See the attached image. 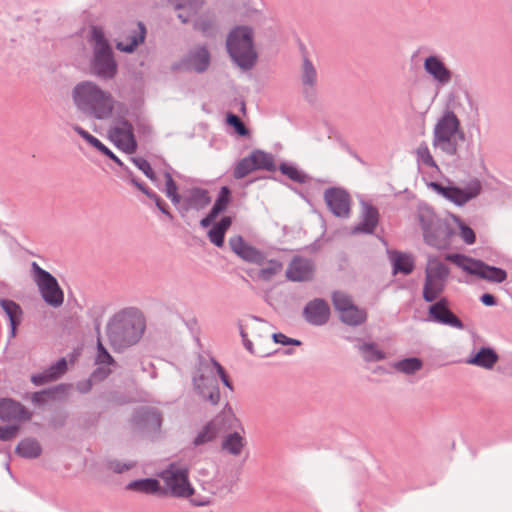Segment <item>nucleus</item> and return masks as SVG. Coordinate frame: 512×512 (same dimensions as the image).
Instances as JSON below:
<instances>
[{
    "label": "nucleus",
    "mask_w": 512,
    "mask_h": 512,
    "mask_svg": "<svg viewBox=\"0 0 512 512\" xmlns=\"http://www.w3.org/2000/svg\"><path fill=\"white\" fill-rule=\"evenodd\" d=\"M33 279L46 304L53 308L60 307L64 302V292L57 279L36 262L32 263Z\"/></svg>",
    "instance_id": "nucleus-10"
},
{
    "label": "nucleus",
    "mask_w": 512,
    "mask_h": 512,
    "mask_svg": "<svg viewBox=\"0 0 512 512\" xmlns=\"http://www.w3.org/2000/svg\"><path fill=\"white\" fill-rule=\"evenodd\" d=\"M67 369V362L65 359L59 360L55 365L51 366L50 369L44 375L33 376L32 381L36 384H41L45 381L53 380L63 374Z\"/></svg>",
    "instance_id": "nucleus-36"
},
{
    "label": "nucleus",
    "mask_w": 512,
    "mask_h": 512,
    "mask_svg": "<svg viewBox=\"0 0 512 512\" xmlns=\"http://www.w3.org/2000/svg\"><path fill=\"white\" fill-rule=\"evenodd\" d=\"M111 140L118 148L132 154L136 151L137 143L133 134L132 125L127 121L116 123L109 132Z\"/></svg>",
    "instance_id": "nucleus-19"
},
{
    "label": "nucleus",
    "mask_w": 512,
    "mask_h": 512,
    "mask_svg": "<svg viewBox=\"0 0 512 512\" xmlns=\"http://www.w3.org/2000/svg\"><path fill=\"white\" fill-rule=\"evenodd\" d=\"M232 418L230 412H223L206 423L194 437L192 444L195 447L208 444L228 428V422Z\"/></svg>",
    "instance_id": "nucleus-16"
},
{
    "label": "nucleus",
    "mask_w": 512,
    "mask_h": 512,
    "mask_svg": "<svg viewBox=\"0 0 512 512\" xmlns=\"http://www.w3.org/2000/svg\"><path fill=\"white\" fill-rule=\"evenodd\" d=\"M187 466L180 463H172L160 474L165 484L166 492L174 497L190 498L195 495L189 478Z\"/></svg>",
    "instance_id": "nucleus-8"
},
{
    "label": "nucleus",
    "mask_w": 512,
    "mask_h": 512,
    "mask_svg": "<svg viewBox=\"0 0 512 512\" xmlns=\"http://www.w3.org/2000/svg\"><path fill=\"white\" fill-rule=\"evenodd\" d=\"M209 64V53L205 48H200L194 55L191 56L190 65L198 71H204Z\"/></svg>",
    "instance_id": "nucleus-38"
},
{
    "label": "nucleus",
    "mask_w": 512,
    "mask_h": 512,
    "mask_svg": "<svg viewBox=\"0 0 512 512\" xmlns=\"http://www.w3.org/2000/svg\"><path fill=\"white\" fill-rule=\"evenodd\" d=\"M104 155L108 156L110 159L115 161L118 165H122V162L119 160V158L110 150L107 148L106 152H102Z\"/></svg>",
    "instance_id": "nucleus-59"
},
{
    "label": "nucleus",
    "mask_w": 512,
    "mask_h": 512,
    "mask_svg": "<svg viewBox=\"0 0 512 512\" xmlns=\"http://www.w3.org/2000/svg\"><path fill=\"white\" fill-rule=\"evenodd\" d=\"M418 166V170L429 175L428 178L423 176V181L427 186L457 206H464L466 203L476 198L482 190L479 180L469 182L464 188L457 187L450 181H448V185L446 186L430 181L429 178L438 177L441 174V170L435 163L427 147L418 148Z\"/></svg>",
    "instance_id": "nucleus-1"
},
{
    "label": "nucleus",
    "mask_w": 512,
    "mask_h": 512,
    "mask_svg": "<svg viewBox=\"0 0 512 512\" xmlns=\"http://www.w3.org/2000/svg\"><path fill=\"white\" fill-rule=\"evenodd\" d=\"M425 71L440 84L450 82L452 72L445 66L442 60L436 56H430L424 61Z\"/></svg>",
    "instance_id": "nucleus-24"
},
{
    "label": "nucleus",
    "mask_w": 512,
    "mask_h": 512,
    "mask_svg": "<svg viewBox=\"0 0 512 512\" xmlns=\"http://www.w3.org/2000/svg\"><path fill=\"white\" fill-rule=\"evenodd\" d=\"M272 338H273L275 343H280V344H283V345H287V344L299 345L300 344V342L298 340H294V339L288 338L287 336H285L282 333H274V334H272Z\"/></svg>",
    "instance_id": "nucleus-54"
},
{
    "label": "nucleus",
    "mask_w": 512,
    "mask_h": 512,
    "mask_svg": "<svg viewBox=\"0 0 512 512\" xmlns=\"http://www.w3.org/2000/svg\"><path fill=\"white\" fill-rule=\"evenodd\" d=\"M303 313L309 323L313 325H323L329 319L330 308L325 301L314 299L306 305Z\"/></svg>",
    "instance_id": "nucleus-22"
},
{
    "label": "nucleus",
    "mask_w": 512,
    "mask_h": 512,
    "mask_svg": "<svg viewBox=\"0 0 512 512\" xmlns=\"http://www.w3.org/2000/svg\"><path fill=\"white\" fill-rule=\"evenodd\" d=\"M433 134L434 146L449 155H455L459 144L465 140L461 122L450 110H446L437 120Z\"/></svg>",
    "instance_id": "nucleus-5"
},
{
    "label": "nucleus",
    "mask_w": 512,
    "mask_h": 512,
    "mask_svg": "<svg viewBox=\"0 0 512 512\" xmlns=\"http://www.w3.org/2000/svg\"><path fill=\"white\" fill-rule=\"evenodd\" d=\"M378 224V211L371 205H363L362 220L357 227L355 232L372 233Z\"/></svg>",
    "instance_id": "nucleus-27"
},
{
    "label": "nucleus",
    "mask_w": 512,
    "mask_h": 512,
    "mask_svg": "<svg viewBox=\"0 0 512 512\" xmlns=\"http://www.w3.org/2000/svg\"><path fill=\"white\" fill-rule=\"evenodd\" d=\"M389 258L393 265V273L409 274L412 272L414 264L410 255L398 251L389 252Z\"/></svg>",
    "instance_id": "nucleus-28"
},
{
    "label": "nucleus",
    "mask_w": 512,
    "mask_h": 512,
    "mask_svg": "<svg viewBox=\"0 0 512 512\" xmlns=\"http://www.w3.org/2000/svg\"><path fill=\"white\" fill-rule=\"evenodd\" d=\"M266 323L257 319L251 318L249 322L241 326V336L243 338L245 347L254 354L265 356L267 353L260 348H253L252 338L257 345H261L263 340H269V333L266 331Z\"/></svg>",
    "instance_id": "nucleus-15"
},
{
    "label": "nucleus",
    "mask_w": 512,
    "mask_h": 512,
    "mask_svg": "<svg viewBox=\"0 0 512 512\" xmlns=\"http://www.w3.org/2000/svg\"><path fill=\"white\" fill-rule=\"evenodd\" d=\"M143 421L149 428L157 430L161 426L162 418L159 413L155 411H148L145 413Z\"/></svg>",
    "instance_id": "nucleus-49"
},
{
    "label": "nucleus",
    "mask_w": 512,
    "mask_h": 512,
    "mask_svg": "<svg viewBox=\"0 0 512 512\" xmlns=\"http://www.w3.org/2000/svg\"><path fill=\"white\" fill-rule=\"evenodd\" d=\"M420 218L427 243L439 248L445 247L450 235L447 225L433 214L427 216V221L424 213L420 214Z\"/></svg>",
    "instance_id": "nucleus-14"
},
{
    "label": "nucleus",
    "mask_w": 512,
    "mask_h": 512,
    "mask_svg": "<svg viewBox=\"0 0 512 512\" xmlns=\"http://www.w3.org/2000/svg\"><path fill=\"white\" fill-rule=\"evenodd\" d=\"M314 270V265L310 260L295 257L286 269V277L293 282L310 281L313 279Z\"/></svg>",
    "instance_id": "nucleus-20"
},
{
    "label": "nucleus",
    "mask_w": 512,
    "mask_h": 512,
    "mask_svg": "<svg viewBox=\"0 0 512 512\" xmlns=\"http://www.w3.org/2000/svg\"><path fill=\"white\" fill-rule=\"evenodd\" d=\"M447 260L452 261L464 271L491 282L501 283L507 278L506 271L494 266H489L480 260L468 258L460 254L448 255Z\"/></svg>",
    "instance_id": "nucleus-12"
},
{
    "label": "nucleus",
    "mask_w": 512,
    "mask_h": 512,
    "mask_svg": "<svg viewBox=\"0 0 512 512\" xmlns=\"http://www.w3.org/2000/svg\"><path fill=\"white\" fill-rule=\"evenodd\" d=\"M145 27L142 23L133 24L131 29L123 34L117 42L120 51L132 52L145 38Z\"/></svg>",
    "instance_id": "nucleus-23"
},
{
    "label": "nucleus",
    "mask_w": 512,
    "mask_h": 512,
    "mask_svg": "<svg viewBox=\"0 0 512 512\" xmlns=\"http://www.w3.org/2000/svg\"><path fill=\"white\" fill-rule=\"evenodd\" d=\"M178 10V18L183 23L194 21L195 28L210 35L214 30V22L209 16L198 17L202 7V0H169Z\"/></svg>",
    "instance_id": "nucleus-13"
},
{
    "label": "nucleus",
    "mask_w": 512,
    "mask_h": 512,
    "mask_svg": "<svg viewBox=\"0 0 512 512\" xmlns=\"http://www.w3.org/2000/svg\"><path fill=\"white\" fill-rule=\"evenodd\" d=\"M127 488L145 494H155L161 490L159 482L150 478L133 481L127 485Z\"/></svg>",
    "instance_id": "nucleus-34"
},
{
    "label": "nucleus",
    "mask_w": 512,
    "mask_h": 512,
    "mask_svg": "<svg viewBox=\"0 0 512 512\" xmlns=\"http://www.w3.org/2000/svg\"><path fill=\"white\" fill-rule=\"evenodd\" d=\"M427 320L457 329L463 328L461 320L449 309L446 298H440L429 306Z\"/></svg>",
    "instance_id": "nucleus-18"
},
{
    "label": "nucleus",
    "mask_w": 512,
    "mask_h": 512,
    "mask_svg": "<svg viewBox=\"0 0 512 512\" xmlns=\"http://www.w3.org/2000/svg\"><path fill=\"white\" fill-rule=\"evenodd\" d=\"M200 372V375L194 378L195 389L204 398H207L211 404H218L220 392L213 368L209 365H205L201 368Z\"/></svg>",
    "instance_id": "nucleus-17"
},
{
    "label": "nucleus",
    "mask_w": 512,
    "mask_h": 512,
    "mask_svg": "<svg viewBox=\"0 0 512 512\" xmlns=\"http://www.w3.org/2000/svg\"><path fill=\"white\" fill-rule=\"evenodd\" d=\"M231 224V217H223L208 231V238L210 242L216 245L217 247H222L224 244L225 233L230 228Z\"/></svg>",
    "instance_id": "nucleus-29"
},
{
    "label": "nucleus",
    "mask_w": 512,
    "mask_h": 512,
    "mask_svg": "<svg viewBox=\"0 0 512 512\" xmlns=\"http://www.w3.org/2000/svg\"><path fill=\"white\" fill-rule=\"evenodd\" d=\"M255 170H256L255 166L253 165V162H252L250 156H247V157L241 159L238 162V164L236 165V167L234 169V177L236 179H241Z\"/></svg>",
    "instance_id": "nucleus-42"
},
{
    "label": "nucleus",
    "mask_w": 512,
    "mask_h": 512,
    "mask_svg": "<svg viewBox=\"0 0 512 512\" xmlns=\"http://www.w3.org/2000/svg\"><path fill=\"white\" fill-rule=\"evenodd\" d=\"M245 445V439L239 433L234 432L224 437L221 447L225 452L238 456L241 454Z\"/></svg>",
    "instance_id": "nucleus-32"
},
{
    "label": "nucleus",
    "mask_w": 512,
    "mask_h": 512,
    "mask_svg": "<svg viewBox=\"0 0 512 512\" xmlns=\"http://www.w3.org/2000/svg\"><path fill=\"white\" fill-rule=\"evenodd\" d=\"M420 366H421V363L418 361V364H417L418 369L420 368Z\"/></svg>",
    "instance_id": "nucleus-61"
},
{
    "label": "nucleus",
    "mask_w": 512,
    "mask_h": 512,
    "mask_svg": "<svg viewBox=\"0 0 512 512\" xmlns=\"http://www.w3.org/2000/svg\"><path fill=\"white\" fill-rule=\"evenodd\" d=\"M204 490L208 491V494H209L208 496L202 497L200 499L190 497L191 502L198 506L208 505L210 503V496L216 494L218 491V488H216L214 486H210L209 488L204 487Z\"/></svg>",
    "instance_id": "nucleus-52"
},
{
    "label": "nucleus",
    "mask_w": 512,
    "mask_h": 512,
    "mask_svg": "<svg viewBox=\"0 0 512 512\" xmlns=\"http://www.w3.org/2000/svg\"><path fill=\"white\" fill-rule=\"evenodd\" d=\"M227 50L234 62L243 69L251 68L257 58L253 47L252 32L247 27H237L227 38Z\"/></svg>",
    "instance_id": "nucleus-6"
},
{
    "label": "nucleus",
    "mask_w": 512,
    "mask_h": 512,
    "mask_svg": "<svg viewBox=\"0 0 512 512\" xmlns=\"http://www.w3.org/2000/svg\"><path fill=\"white\" fill-rule=\"evenodd\" d=\"M230 189L226 186H223L220 190V193L218 195V198L216 199L211 211L209 214L204 217L200 221V225L203 228L209 227L212 222L215 220V218L220 214L221 212L225 211L230 203Z\"/></svg>",
    "instance_id": "nucleus-25"
},
{
    "label": "nucleus",
    "mask_w": 512,
    "mask_h": 512,
    "mask_svg": "<svg viewBox=\"0 0 512 512\" xmlns=\"http://www.w3.org/2000/svg\"><path fill=\"white\" fill-rule=\"evenodd\" d=\"M458 223L460 229L459 236L461 237V239L468 245L474 244L476 240L474 231L463 222L458 221Z\"/></svg>",
    "instance_id": "nucleus-47"
},
{
    "label": "nucleus",
    "mask_w": 512,
    "mask_h": 512,
    "mask_svg": "<svg viewBox=\"0 0 512 512\" xmlns=\"http://www.w3.org/2000/svg\"><path fill=\"white\" fill-rule=\"evenodd\" d=\"M71 98L80 112L97 120L111 118L119 106L111 92L93 81L77 83L71 91Z\"/></svg>",
    "instance_id": "nucleus-2"
},
{
    "label": "nucleus",
    "mask_w": 512,
    "mask_h": 512,
    "mask_svg": "<svg viewBox=\"0 0 512 512\" xmlns=\"http://www.w3.org/2000/svg\"><path fill=\"white\" fill-rule=\"evenodd\" d=\"M325 201L330 210L339 217H347L350 212V199L346 192L341 189H329L324 195Z\"/></svg>",
    "instance_id": "nucleus-21"
},
{
    "label": "nucleus",
    "mask_w": 512,
    "mask_h": 512,
    "mask_svg": "<svg viewBox=\"0 0 512 512\" xmlns=\"http://www.w3.org/2000/svg\"><path fill=\"white\" fill-rule=\"evenodd\" d=\"M143 330L142 320L126 312L116 314L107 325L109 342L115 350L137 343Z\"/></svg>",
    "instance_id": "nucleus-4"
},
{
    "label": "nucleus",
    "mask_w": 512,
    "mask_h": 512,
    "mask_svg": "<svg viewBox=\"0 0 512 512\" xmlns=\"http://www.w3.org/2000/svg\"><path fill=\"white\" fill-rule=\"evenodd\" d=\"M110 370L104 371V375L109 374Z\"/></svg>",
    "instance_id": "nucleus-60"
},
{
    "label": "nucleus",
    "mask_w": 512,
    "mask_h": 512,
    "mask_svg": "<svg viewBox=\"0 0 512 512\" xmlns=\"http://www.w3.org/2000/svg\"><path fill=\"white\" fill-rule=\"evenodd\" d=\"M186 202V209L201 210L210 204L211 197L206 190L194 188L189 191Z\"/></svg>",
    "instance_id": "nucleus-31"
},
{
    "label": "nucleus",
    "mask_w": 512,
    "mask_h": 512,
    "mask_svg": "<svg viewBox=\"0 0 512 512\" xmlns=\"http://www.w3.org/2000/svg\"><path fill=\"white\" fill-rule=\"evenodd\" d=\"M132 466L133 464H121L118 461L110 462V468L117 473H122L123 471L129 470Z\"/></svg>",
    "instance_id": "nucleus-55"
},
{
    "label": "nucleus",
    "mask_w": 512,
    "mask_h": 512,
    "mask_svg": "<svg viewBox=\"0 0 512 512\" xmlns=\"http://www.w3.org/2000/svg\"><path fill=\"white\" fill-rule=\"evenodd\" d=\"M0 306L9 318L11 336L15 337L17 327L21 324L23 319V310L19 304L8 299H0Z\"/></svg>",
    "instance_id": "nucleus-26"
},
{
    "label": "nucleus",
    "mask_w": 512,
    "mask_h": 512,
    "mask_svg": "<svg viewBox=\"0 0 512 512\" xmlns=\"http://www.w3.org/2000/svg\"><path fill=\"white\" fill-rule=\"evenodd\" d=\"M393 367L403 373L412 374L416 371V358H408L399 361Z\"/></svg>",
    "instance_id": "nucleus-46"
},
{
    "label": "nucleus",
    "mask_w": 512,
    "mask_h": 512,
    "mask_svg": "<svg viewBox=\"0 0 512 512\" xmlns=\"http://www.w3.org/2000/svg\"><path fill=\"white\" fill-rule=\"evenodd\" d=\"M132 161L135 164V166L139 170H141L150 180L155 181V174H154L150 164L148 163V161H146L143 158H139V157L132 158Z\"/></svg>",
    "instance_id": "nucleus-50"
},
{
    "label": "nucleus",
    "mask_w": 512,
    "mask_h": 512,
    "mask_svg": "<svg viewBox=\"0 0 512 512\" xmlns=\"http://www.w3.org/2000/svg\"><path fill=\"white\" fill-rule=\"evenodd\" d=\"M302 82L305 86L313 88L317 81V73L313 64L308 60L304 59L302 67Z\"/></svg>",
    "instance_id": "nucleus-39"
},
{
    "label": "nucleus",
    "mask_w": 512,
    "mask_h": 512,
    "mask_svg": "<svg viewBox=\"0 0 512 512\" xmlns=\"http://www.w3.org/2000/svg\"><path fill=\"white\" fill-rule=\"evenodd\" d=\"M449 270L440 260L432 258L426 267V279L423 286V298L427 302L436 301L445 288Z\"/></svg>",
    "instance_id": "nucleus-11"
},
{
    "label": "nucleus",
    "mask_w": 512,
    "mask_h": 512,
    "mask_svg": "<svg viewBox=\"0 0 512 512\" xmlns=\"http://www.w3.org/2000/svg\"><path fill=\"white\" fill-rule=\"evenodd\" d=\"M153 200L155 201L156 206L159 208V210L161 212H163L164 214L170 216V213L167 210L165 203L163 202V200L157 194H156V198H153Z\"/></svg>",
    "instance_id": "nucleus-57"
},
{
    "label": "nucleus",
    "mask_w": 512,
    "mask_h": 512,
    "mask_svg": "<svg viewBox=\"0 0 512 512\" xmlns=\"http://www.w3.org/2000/svg\"><path fill=\"white\" fill-rule=\"evenodd\" d=\"M132 182L140 191H142L149 198H151V199L156 198V194L154 192H152L151 190H149L147 187H145L141 183H138L135 180H133Z\"/></svg>",
    "instance_id": "nucleus-56"
},
{
    "label": "nucleus",
    "mask_w": 512,
    "mask_h": 512,
    "mask_svg": "<svg viewBox=\"0 0 512 512\" xmlns=\"http://www.w3.org/2000/svg\"><path fill=\"white\" fill-rule=\"evenodd\" d=\"M91 41L94 49L93 73L104 79L113 78L117 72V65L113 59L111 47L101 29L92 28Z\"/></svg>",
    "instance_id": "nucleus-7"
},
{
    "label": "nucleus",
    "mask_w": 512,
    "mask_h": 512,
    "mask_svg": "<svg viewBox=\"0 0 512 512\" xmlns=\"http://www.w3.org/2000/svg\"><path fill=\"white\" fill-rule=\"evenodd\" d=\"M498 361V355L490 348L480 349L475 356L470 358L467 363L476 365L485 369H491Z\"/></svg>",
    "instance_id": "nucleus-30"
},
{
    "label": "nucleus",
    "mask_w": 512,
    "mask_h": 512,
    "mask_svg": "<svg viewBox=\"0 0 512 512\" xmlns=\"http://www.w3.org/2000/svg\"><path fill=\"white\" fill-rule=\"evenodd\" d=\"M73 130L79 135L81 136L88 144H90L92 147H94L95 149H97L98 151L100 152H106L107 151V147L99 140L97 139L96 137H94L93 135H91L89 132H87L86 130H84L82 127H80L79 125H73L72 126Z\"/></svg>",
    "instance_id": "nucleus-40"
},
{
    "label": "nucleus",
    "mask_w": 512,
    "mask_h": 512,
    "mask_svg": "<svg viewBox=\"0 0 512 512\" xmlns=\"http://www.w3.org/2000/svg\"><path fill=\"white\" fill-rule=\"evenodd\" d=\"M366 316V312L355 305L350 306V308L340 313V319L348 325L361 324L365 321Z\"/></svg>",
    "instance_id": "nucleus-37"
},
{
    "label": "nucleus",
    "mask_w": 512,
    "mask_h": 512,
    "mask_svg": "<svg viewBox=\"0 0 512 512\" xmlns=\"http://www.w3.org/2000/svg\"><path fill=\"white\" fill-rule=\"evenodd\" d=\"M481 301L484 305H487V306H492L495 304V298L491 294L482 295Z\"/></svg>",
    "instance_id": "nucleus-58"
},
{
    "label": "nucleus",
    "mask_w": 512,
    "mask_h": 512,
    "mask_svg": "<svg viewBox=\"0 0 512 512\" xmlns=\"http://www.w3.org/2000/svg\"><path fill=\"white\" fill-rule=\"evenodd\" d=\"M211 365L216 369V372L219 375V377L221 378L223 384L226 387H228L229 389H232L230 380H229L225 370L223 369V367L215 360L212 361Z\"/></svg>",
    "instance_id": "nucleus-53"
},
{
    "label": "nucleus",
    "mask_w": 512,
    "mask_h": 512,
    "mask_svg": "<svg viewBox=\"0 0 512 512\" xmlns=\"http://www.w3.org/2000/svg\"><path fill=\"white\" fill-rule=\"evenodd\" d=\"M164 178H165V190H164V192H165L166 196L174 204H179L180 200H181V197L178 194V187H177L175 181L173 180L171 174L169 172H166L164 174Z\"/></svg>",
    "instance_id": "nucleus-41"
},
{
    "label": "nucleus",
    "mask_w": 512,
    "mask_h": 512,
    "mask_svg": "<svg viewBox=\"0 0 512 512\" xmlns=\"http://www.w3.org/2000/svg\"><path fill=\"white\" fill-rule=\"evenodd\" d=\"M16 453L24 458H37L42 453L39 442L32 438H26L16 446Z\"/></svg>",
    "instance_id": "nucleus-33"
},
{
    "label": "nucleus",
    "mask_w": 512,
    "mask_h": 512,
    "mask_svg": "<svg viewBox=\"0 0 512 512\" xmlns=\"http://www.w3.org/2000/svg\"><path fill=\"white\" fill-rule=\"evenodd\" d=\"M332 300L334 307L339 312V314L342 311H345L346 309L350 308V306L354 305L352 299L343 292H335L333 294Z\"/></svg>",
    "instance_id": "nucleus-43"
},
{
    "label": "nucleus",
    "mask_w": 512,
    "mask_h": 512,
    "mask_svg": "<svg viewBox=\"0 0 512 512\" xmlns=\"http://www.w3.org/2000/svg\"><path fill=\"white\" fill-rule=\"evenodd\" d=\"M31 419L32 412L23 404L11 398H0V422L5 424L1 429L14 430L10 441L19 436L22 425Z\"/></svg>",
    "instance_id": "nucleus-9"
},
{
    "label": "nucleus",
    "mask_w": 512,
    "mask_h": 512,
    "mask_svg": "<svg viewBox=\"0 0 512 512\" xmlns=\"http://www.w3.org/2000/svg\"><path fill=\"white\" fill-rule=\"evenodd\" d=\"M280 171L289 177L291 180L296 182H303L305 179V176L293 165L289 164H281L280 165Z\"/></svg>",
    "instance_id": "nucleus-45"
},
{
    "label": "nucleus",
    "mask_w": 512,
    "mask_h": 512,
    "mask_svg": "<svg viewBox=\"0 0 512 512\" xmlns=\"http://www.w3.org/2000/svg\"><path fill=\"white\" fill-rule=\"evenodd\" d=\"M98 354L96 357V363L98 365H112L114 364V359L104 348L102 342L98 340Z\"/></svg>",
    "instance_id": "nucleus-48"
},
{
    "label": "nucleus",
    "mask_w": 512,
    "mask_h": 512,
    "mask_svg": "<svg viewBox=\"0 0 512 512\" xmlns=\"http://www.w3.org/2000/svg\"><path fill=\"white\" fill-rule=\"evenodd\" d=\"M360 350L367 361H377L384 358L383 353L372 344H363Z\"/></svg>",
    "instance_id": "nucleus-44"
},
{
    "label": "nucleus",
    "mask_w": 512,
    "mask_h": 512,
    "mask_svg": "<svg viewBox=\"0 0 512 512\" xmlns=\"http://www.w3.org/2000/svg\"><path fill=\"white\" fill-rule=\"evenodd\" d=\"M249 156L256 170L262 169L270 171L275 167L273 157L266 152L256 150L253 151Z\"/></svg>",
    "instance_id": "nucleus-35"
},
{
    "label": "nucleus",
    "mask_w": 512,
    "mask_h": 512,
    "mask_svg": "<svg viewBox=\"0 0 512 512\" xmlns=\"http://www.w3.org/2000/svg\"><path fill=\"white\" fill-rule=\"evenodd\" d=\"M229 245L232 251L241 259L259 266V269L247 271L248 276L254 280L271 281L283 270V264L280 261L276 259L267 260L261 251L246 243L240 236L231 237Z\"/></svg>",
    "instance_id": "nucleus-3"
},
{
    "label": "nucleus",
    "mask_w": 512,
    "mask_h": 512,
    "mask_svg": "<svg viewBox=\"0 0 512 512\" xmlns=\"http://www.w3.org/2000/svg\"><path fill=\"white\" fill-rule=\"evenodd\" d=\"M227 122L235 128L239 135L246 136L248 134L247 128L245 127V125L238 116L234 114H229L227 116Z\"/></svg>",
    "instance_id": "nucleus-51"
}]
</instances>
